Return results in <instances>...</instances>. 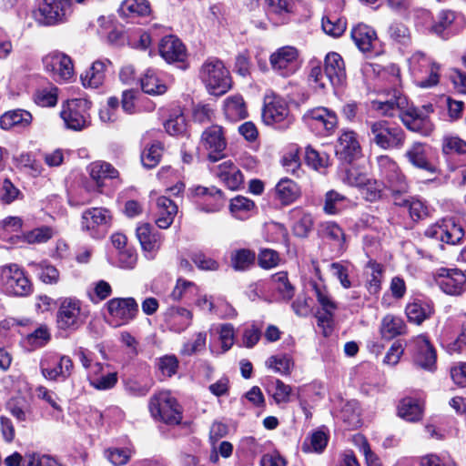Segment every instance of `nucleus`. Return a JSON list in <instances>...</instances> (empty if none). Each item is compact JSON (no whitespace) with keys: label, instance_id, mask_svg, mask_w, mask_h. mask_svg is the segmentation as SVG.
I'll list each match as a JSON object with an SVG mask.
<instances>
[{"label":"nucleus","instance_id":"6","mask_svg":"<svg viewBox=\"0 0 466 466\" xmlns=\"http://www.w3.org/2000/svg\"><path fill=\"white\" fill-rule=\"evenodd\" d=\"M113 223L110 209L95 207L85 209L81 214L80 228L92 238H103Z\"/></svg>","mask_w":466,"mask_h":466},{"label":"nucleus","instance_id":"35","mask_svg":"<svg viewBox=\"0 0 466 466\" xmlns=\"http://www.w3.org/2000/svg\"><path fill=\"white\" fill-rule=\"evenodd\" d=\"M177 214V206L166 196L156 198L155 222L159 228H168Z\"/></svg>","mask_w":466,"mask_h":466},{"label":"nucleus","instance_id":"64","mask_svg":"<svg viewBox=\"0 0 466 466\" xmlns=\"http://www.w3.org/2000/svg\"><path fill=\"white\" fill-rule=\"evenodd\" d=\"M328 443V437L323 431H315L305 440L302 450L305 452H321Z\"/></svg>","mask_w":466,"mask_h":466},{"label":"nucleus","instance_id":"13","mask_svg":"<svg viewBox=\"0 0 466 466\" xmlns=\"http://www.w3.org/2000/svg\"><path fill=\"white\" fill-rule=\"evenodd\" d=\"M45 71L57 83L69 82L75 76L73 61L67 55L54 51L43 57Z\"/></svg>","mask_w":466,"mask_h":466},{"label":"nucleus","instance_id":"36","mask_svg":"<svg viewBox=\"0 0 466 466\" xmlns=\"http://www.w3.org/2000/svg\"><path fill=\"white\" fill-rule=\"evenodd\" d=\"M110 66L111 62L108 59H98L93 62L80 76L83 86L90 88L101 86L106 80V73Z\"/></svg>","mask_w":466,"mask_h":466},{"label":"nucleus","instance_id":"29","mask_svg":"<svg viewBox=\"0 0 466 466\" xmlns=\"http://www.w3.org/2000/svg\"><path fill=\"white\" fill-rule=\"evenodd\" d=\"M158 52L168 64L184 63L187 59V50L184 44L174 35H167L161 39Z\"/></svg>","mask_w":466,"mask_h":466},{"label":"nucleus","instance_id":"53","mask_svg":"<svg viewBox=\"0 0 466 466\" xmlns=\"http://www.w3.org/2000/svg\"><path fill=\"white\" fill-rule=\"evenodd\" d=\"M271 288L283 300H289L294 295V288L290 284L286 272H279L271 277Z\"/></svg>","mask_w":466,"mask_h":466},{"label":"nucleus","instance_id":"40","mask_svg":"<svg viewBox=\"0 0 466 466\" xmlns=\"http://www.w3.org/2000/svg\"><path fill=\"white\" fill-rule=\"evenodd\" d=\"M322 237L329 240L339 253L347 248V238L344 230L336 222L327 221L320 225Z\"/></svg>","mask_w":466,"mask_h":466},{"label":"nucleus","instance_id":"59","mask_svg":"<svg viewBox=\"0 0 466 466\" xmlns=\"http://www.w3.org/2000/svg\"><path fill=\"white\" fill-rule=\"evenodd\" d=\"M441 151L446 156L466 154V141L456 135H446L442 138Z\"/></svg>","mask_w":466,"mask_h":466},{"label":"nucleus","instance_id":"51","mask_svg":"<svg viewBox=\"0 0 466 466\" xmlns=\"http://www.w3.org/2000/svg\"><path fill=\"white\" fill-rule=\"evenodd\" d=\"M350 205V199L344 195L329 190L325 194L323 210L328 215H336Z\"/></svg>","mask_w":466,"mask_h":466},{"label":"nucleus","instance_id":"25","mask_svg":"<svg viewBox=\"0 0 466 466\" xmlns=\"http://www.w3.org/2000/svg\"><path fill=\"white\" fill-rule=\"evenodd\" d=\"M39 12L46 24L55 25L64 22L72 14L70 0H44Z\"/></svg>","mask_w":466,"mask_h":466},{"label":"nucleus","instance_id":"12","mask_svg":"<svg viewBox=\"0 0 466 466\" xmlns=\"http://www.w3.org/2000/svg\"><path fill=\"white\" fill-rule=\"evenodd\" d=\"M105 309L108 321L114 327L127 325L138 314V304L134 298H114L109 299Z\"/></svg>","mask_w":466,"mask_h":466},{"label":"nucleus","instance_id":"8","mask_svg":"<svg viewBox=\"0 0 466 466\" xmlns=\"http://www.w3.org/2000/svg\"><path fill=\"white\" fill-rule=\"evenodd\" d=\"M149 411L155 420L167 424H178L182 419L181 408L168 390H161L151 397Z\"/></svg>","mask_w":466,"mask_h":466},{"label":"nucleus","instance_id":"54","mask_svg":"<svg viewBox=\"0 0 466 466\" xmlns=\"http://www.w3.org/2000/svg\"><path fill=\"white\" fill-rule=\"evenodd\" d=\"M55 235V230L49 226H42L22 233L21 239L27 244H43Z\"/></svg>","mask_w":466,"mask_h":466},{"label":"nucleus","instance_id":"7","mask_svg":"<svg viewBox=\"0 0 466 466\" xmlns=\"http://www.w3.org/2000/svg\"><path fill=\"white\" fill-rule=\"evenodd\" d=\"M86 306L76 298L61 299L56 313V324L59 329L66 331L76 330L87 318Z\"/></svg>","mask_w":466,"mask_h":466},{"label":"nucleus","instance_id":"41","mask_svg":"<svg viewBox=\"0 0 466 466\" xmlns=\"http://www.w3.org/2000/svg\"><path fill=\"white\" fill-rule=\"evenodd\" d=\"M423 403L412 397L402 399L398 405V415L407 421L414 422L422 418Z\"/></svg>","mask_w":466,"mask_h":466},{"label":"nucleus","instance_id":"31","mask_svg":"<svg viewBox=\"0 0 466 466\" xmlns=\"http://www.w3.org/2000/svg\"><path fill=\"white\" fill-rule=\"evenodd\" d=\"M214 172L217 177L230 190L239 189L244 177L239 168L232 160H226L215 167Z\"/></svg>","mask_w":466,"mask_h":466},{"label":"nucleus","instance_id":"33","mask_svg":"<svg viewBox=\"0 0 466 466\" xmlns=\"http://www.w3.org/2000/svg\"><path fill=\"white\" fill-rule=\"evenodd\" d=\"M325 76L332 86H342L346 80L344 61L340 55L329 53L325 57Z\"/></svg>","mask_w":466,"mask_h":466},{"label":"nucleus","instance_id":"30","mask_svg":"<svg viewBox=\"0 0 466 466\" xmlns=\"http://www.w3.org/2000/svg\"><path fill=\"white\" fill-rule=\"evenodd\" d=\"M87 172L90 178L95 183L92 191L95 194L102 193L106 179H115L118 177V171L110 164L105 161H94L87 167Z\"/></svg>","mask_w":466,"mask_h":466},{"label":"nucleus","instance_id":"55","mask_svg":"<svg viewBox=\"0 0 466 466\" xmlns=\"http://www.w3.org/2000/svg\"><path fill=\"white\" fill-rule=\"evenodd\" d=\"M34 102L42 107H53L58 101V88L53 85L38 88L34 96Z\"/></svg>","mask_w":466,"mask_h":466},{"label":"nucleus","instance_id":"32","mask_svg":"<svg viewBox=\"0 0 466 466\" xmlns=\"http://www.w3.org/2000/svg\"><path fill=\"white\" fill-rule=\"evenodd\" d=\"M192 192L196 197L203 199L200 208L206 212H217L225 204L222 191L215 187L197 186L192 188Z\"/></svg>","mask_w":466,"mask_h":466},{"label":"nucleus","instance_id":"2","mask_svg":"<svg viewBox=\"0 0 466 466\" xmlns=\"http://www.w3.org/2000/svg\"><path fill=\"white\" fill-rule=\"evenodd\" d=\"M199 78L208 92L213 96H222L232 86L228 69L221 60L216 57H209L202 64Z\"/></svg>","mask_w":466,"mask_h":466},{"label":"nucleus","instance_id":"56","mask_svg":"<svg viewBox=\"0 0 466 466\" xmlns=\"http://www.w3.org/2000/svg\"><path fill=\"white\" fill-rule=\"evenodd\" d=\"M165 129L171 136H180L186 133L187 122L180 109L175 110L165 122Z\"/></svg>","mask_w":466,"mask_h":466},{"label":"nucleus","instance_id":"22","mask_svg":"<svg viewBox=\"0 0 466 466\" xmlns=\"http://www.w3.org/2000/svg\"><path fill=\"white\" fill-rule=\"evenodd\" d=\"M137 238L140 243L143 255L152 260L161 248L163 237L149 223H141L137 227Z\"/></svg>","mask_w":466,"mask_h":466},{"label":"nucleus","instance_id":"15","mask_svg":"<svg viewBox=\"0 0 466 466\" xmlns=\"http://www.w3.org/2000/svg\"><path fill=\"white\" fill-rule=\"evenodd\" d=\"M440 289L449 296H461L466 290V275L456 268H440L433 273Z\"/></svg>","mask_w":466,"mask_h":466},{"label":"nucleus","instance_id":"52","mask_svg":"<svg viewBox=\"0 0 466 466\" xmlns=\"http://www.w3.org/2000/svg\"><path fill=\"white\" fill-rule=\"evenodd\" d=\"M119 12L125 16H147L151 13L147 0H124Z\"/></svg>","mask_w":466,"mask_h":466},{"label":"nucleus","instance_id":"47","mask_svg":"<svg viewBox=\"0 0 466 466\" xmlns=\"http://www.w3.org/2000/svg\"><path fill=\"white\" fill-rule=\"evenodd\" d=\"M361 410L360 403L355 400H348L342 406L339 418L348 429H356L361 424Z\"/></svg>","mask_w":466,"mask_h":466},{"label":"nucleus","instance_id":"49","mask_svg":"<svg viewBox=\"0 0 466 466\" xmlns=\"http://www.w3.org/2000/svg\"><path fill=\"white\" fill-rule=\"evenodd\" d=\"M290 218L293 220L294 234L300 238L306 237L313 226L311 215L301 208H294L290 211Z\"/></svg>","mask_w":466,"mask_h":466},{"label":"nucleus","instance_id":"48","mask_svg":"<svg viewBox=\"0 0 466 466\" xmlns=\"http://www.w3.org/2000/svg\"><path fill=\"white\" fill-rule=\"evenodd\" d=\"M321 27L326 35L339 37L346 30L347 22L338 14L329 12L322 17Z\"/></svg>","mask_w":466,"mask_h":466},{"label":"nucleus","instance_id":"27","mask_svg":"<svg viewBox=\"0 0 466 466\" xmlns=\"http://www.w3.org/2000/svg\"><path fill=\"white\" fill-rule=\"evenodd\" d=\"M442 343L450 354L460 353L466 346V335L463 325L450 319L442 333Z\"/></svg>","mask_w":466,"mask_h":466},{"label":"nucleus","instance_id":"38","mask_svg":"<svg viewBox=\"0 0 466 466\" xmlns=\"http://www.w3.org/2000/svg\"><path fill=\"white\" fill-rule=\"evenodd\" d=\"M33 121L32 114L24 109H14L5 112L0 117V127L9 130L13 127L25 128L28 127Z\"/></svg>","mask_w":466,"mask_h":466},{"label":"nucleus","instance_id":"3","mask_svg":"<svg viewBox=\"0 0 466 466\" xmlns=\"http://www.w3.org/2000/svg\"><path fill=\"white\" fill-rule=\"evenodd\" d=\"M410 76L421 88H431L440 81L441 66L421 52H415L408 59Z\"/></svg>","mask_w":466,"mask_h":466},{"label":"nucleus","instance_id":"60","mask_svg":"<svg viewBox=\"0 0 466 466\" xmlns=\"http://www.w3.org/2000/svg\"><path fill=\"white\" fill-rule=\"evenodd\" d=\"M291 390L289 385L285 384L279 379L272 380L268 385V392L278 404L289 402Z\"/></svg>","mask_w":466,"mask_h":466},{"label":"nucleus","instance_id":"50","mask_svg":"<svg viewBox=\"0 0 466 466\" xmlns=\"http://www.w3.org/2000/svg\"><path fill=\"white\" fill-rule=\"evenodd\" d=\"M265 365L275 373L289 375L294 368V360L289 354L279 353L268 358Z\"/></svg>","mask_w":466,"mask_h":466},{"label":"nucleus","instance_id":"61","mask_svg":"<svg viewBox=\"0 0 466 466\" xmlns=\"http://www.w3.org/2000/svg\"><path fill=\"white\" fill-rule=\"evenodd\" d=\"M37 272L39 279L46 284H56L59 280V272L56 267L46 261L29 264Z\"/></svg>","mask_w":466,"mask_h":466},{"label":"nucleus","instance_id":"45","mask_svg":"<svg viewBox=\"0 0 466 466\" xmlns=\"http://www.w3.org/2000/svg\"><path fill=\"white\" fill-rule=\"evenodd\" d=\"M405 328V323L401 318L388 314L381 319L380 333L382 339L390 340L403 334Z\"/></svg>","mask_w":466,"mask_h":466},{"label":"nucleus","instance_id":"4","mask_svg":"<svg viewBox=\"0 0 466 466\" xmlns=\"http://www.w3.org/2000/svg\"><path fill=\"white\" fill-rule=\"evenodd\" d=\"M0 290L8 296L26 297L33 285L23 268L15 263L0 266Z\"/></svg>","mask_w":466,"mask_h":466},{"label":"nucleus","instance_id":"34","mask_svg":"<svg viewBox=\"0 0 466 466\" xmlns=\"http://www.w3.org/2000/svg\"><path fill=\"white\" fill-rule=\"evenodd\" d=\"M141 89L150 96H162L167 91V84L162 74L156 69L147 68L139 78Z\"/></svg>","mask_w":466,"mask_h":466},{"label":"nucleus","instance_id":"28","mask_svg":"<svg viewBox=\"0 0 466 466\" xmlns=\"http://www.w3.org/2000/svg\"><path fill=\"white\" fill-rule=\"evenodd\" d=\"M303 119L309 127L327 132L332 131L338 124L336 114L322 106L308 110L304 114Z\"/></svg>","mask_w":466,"mask_h":466},{"label":"nucleus","instance_id":"24","mask_svg":"<svg viewBox=\"0 0 466 466\" xmlns=\"http://www.w3.org/2000/svg\"><path fill=\"white\" fill-rule=\"evenodd\" d=\"M193 311L184 306L173 305L163 313V320L166 327L177 333L185 331L193 321Z\"/></svg>","mask_w":466,"mask_h":466},{"label":"nucleus","instance_id":"17","mask_svg":"<svg viewBox=\"0 0 466 466\" xmlns=\"http://www.w3.org/2000/svg\"><path fill=\"white\" fill-rule=\"evenodd\" d=\"M199 145L207 152L209 160L216 162L220 159L228 145L223 127L211 125L207 127L201 134Z\"/></svg>","mask_w":466,"mask_h":466},{"label":"nucleus","instance_id":"19","mask_svg":"<svg viewBox=\"0 0 466 466\" xmlns=\"http://www.w3.org/2000/svg\"><path fill=\"white\" fill-rule=\"evenodd\" d=\"M416 365L423 370L433 371L436 368L437 355L435 349L424 335L411 339L408 344Z\"/></svg>","mask_w":466,"mask_h":466},{"label":"nucleus","instance_id":"62","mask_svg":"<svg viewBox=\"0 0 466 466\" xmlns=\"http://www.w3.org/2000/svg\"><path fill=\"white\" fill-rule=\"evenodd\" d=\"M265 3L270 14L282 16L295 12L298 0H265Z\"/></svg>","mask_w":466,"mask_h":466},{"label":"nucleus","instance_id":"37","mask_svg":"<svg viewBox=\"0 0 466 466\" xmlns=\"http://www.w3.org/2000/svg\"><path fill=\"white\" fill-rule=\"evenodd\" d=\"M350 35L357 47L363 53L370 52L378 41L375 30L365 24L354 26Z\"/></svg>","mask_w":466,"mask_h":466},{"label":"nucleus","instance_id":"5","mask_svg":"<svg viewBox=\"0 0 466 466\" xmlns=\"http://www.w3.org/2000/svg\"><path fill=\"white\" fill-rule=\"evenodd\" d=\"M271 70L279 76L287 78L294 76L302 66L300 51L294 46L287 45L275 49L268 57Z\"/></svg>","mask_w":466,"mask_h":466},{"label":"nucleus","instance_id":"46","mask_svg":"<svg viewBox=\"0 0 466 466\" xmlns=\"http://www.w3.org/2000/svg\"><path fill=\"white\" fill-rule=\"evenodd\" d=\"M405 312L410 322L420 325L431 316L433 307L430 302L414 300L406 306Z\"/></svg>","mask_w":466,"mask_h":466},{"label":"nucleus","instance_id":"14","mask_svg":"<svg viewBox=\"0 0 466 466\" xmlns=\"http://www.w3.org/2000/svg\"><path fill=\"white\" fill-rule=\"evenodd\" d=\"M425 235L443 243L456 245L463 238L464 229L457 218L449 217L430 226Z\"/></svg>","mask_w":466,"mask_h":466},{"label":"nucleus","instance_id":"43","mask_svg":"<svg viewBox=\"0 0 466 466\" xmlns=\"http://www.w3.org/2000/svg\"><path fill=\"white\" fill-rule=\"evenodd\" d=\"M275 198L282 205H289L294 202L300 195L298 185L289 178H282L275 187Z\"/></svg>","mask_w":466,"mask_h":466},{"label":"nucleus","instance_id":"16","mask_svg":"<svg viewBox=\"0 0 466 466\" xmlns=\"http://www.w3.org/2000/svg\"><path fill=\"white\" fill-rule=\"evenodd\" d=\"M466 26V19L461 14L451 10H441L434 17L429 32L447 39Z\"/></svg>","mask_w":466,"mask_h":466},{"label":"nucleus","instance_id":"44","mask_svg":"<svg viewBox=\"0 0 466 466\" xmlns=\"http://www.w3.org/2000/svg\"><path fill=\"white\" fill-rule=\"evenodd\" d=\"M199 286L183 278L177 279L169 299L173 301L192 300L198 294Z\"/></svg>","mask_w":466,"mask_h":466},{"label":"nucleus","instance_id":"10","mask_svg":"<svg viewBox=\"0 0 466 466\" xmlns=\"http://www.w3.org/2000/svg\"><path fill=\"white\" fill-rule=\"evenodd\" d=\"M263 122L278 128H289L294 122L288 102L277 96H267L262 110Z\"/></svg>","mask_w":466,"mask_h":466},{"label":"nucleus","instance_id":"11","mask_svg":"<svg viewBox=\"0 0 466 466\" xmlns=\"http://www.w3.org/2000/svg\"><path fill=\"white\" fill-rule=\"evenodd\" d=\"M372 141L382 149L400 148L403 146V131L385 120L373 121L369 124Z\"/></svg>","mask_w":466,"mask_h":466},{"label":"nucleus","instance_id":"39","mask_svg":"<svg viewBox=\"0 0 466 466\" xmlns=\"http://www.w3.org/2000/svg\"><path fill=\"white\" fill-rule=\"evenodd\" d=\"M225 117L232 122L239 121L248 116V109L244 98L240 95L228 96L223 102Z\"/></svg>","mask_w":466,"mask_h":466},{"label":"nucleus","instance_id":"58","mask_svg":"<svg viewBox=\"0 0 466 466\" xmlns=\"http://www.w3.org/2000/svg\"><path fill=\"white\" fill-rule=\"evenodd\" d=\"M305 161L311 168L321 171L329 165V156L325 152H319L308 146L305 149Z\"/></svg>","mask_w":466,"mask_h":466},{"label":"nucleus","instance_id":"57","mask_svg":"<svg viewBox=\"0 0 466 466\" xmlns=\"http://www.w3.org/2000/svg\"><path fill=\"white\" fill-rule=\"evenodd\" d=\"M254 208L255 203L246 197L237 196L230 200L229 210L236 218L244 219Z\"/></svg>","mask_w":466,"mask_h":466},{"label":"nucleus","instance_id":"23","mask_svg":"<svg viewBox=\"0 0 466 466\" xmlns=\"http://www.w3.org/2000/svg\"><path fill=\"white\" fill-rule=\"evenodd\" d=\"M377 163L381 176L388 180L394 193L400 194L408 190L406 177L393 159L388 156H380L377 158Z\"/></svg>","mask_w":466,"mask_h":466},{"label":"nucleus","instance_id":"18","mask_svg":"<svg viewBox=\"0 0 466 466\" xmlns=\"http://www.w3.org/2000/svg\"><path fill=\"white\" fill-rule=\"evenodd\" d=\"M43 376L50 380H65L73 372L74 364L68 356L46 354L40 362Z\"/></svg>","mask_w":466,"mask_h":466},{"label":"nucleus","instance_id":"9","mask_svg":"<svg viewBox=\"0 0 466 466\" xmlns=\"http://www.w3.org/2000/svg\"><path fill=\"white\" fill-rule=\"evenodd\" d=\"M90 102L85 98H73L62 104L60 116L66 128L82 131L90 126Z\"/></svg>","mask_w":466,"mask_h":466},{"label":"nucleus","instance_id":"1","mask_svg":"<svg viewBox=\"0 0 466 466\" xmlns=\"http://www.w3.org/2000/svg\"><path fill=\"white\" fill-rule=\"evenodd\" d=\"M371 108L385 116H393L395 110L400 109L401 121L407 128L422 136H430L434 130L430 117L424 116L419 108L408 106L407 98L398 91H394L389 98L372 100Z\"/></svg>","mask_w":466,"mask_h":466},{"label":"nucleus","instance_id":"42","mask_svg":"<svg viewBox=\"0 0 466 466\" xmlns=\"http://www.w3.org/2000/svg\"><path fill=\"white\" fill-rule=\"evenodd\" d=\"M310 285L314 290L317 301L324 311L325 316L321 319L326 320L331 319L338 309L337 303L329 295L325 285L317 282H312Z\"/></svg>","mask_w":466,"mask_h":466},{"label":"nucleus","instance_id":"26","mask_svg":"<svg viewBox=\"0 0 466 466\" xmlns=\"http://www.w3.org/2000/svg\"><path fill=\"white\" fill-rule=\"evenodd\" d=\"M431 147L427 144L415 142L406 151L405 157L414 167L437 174L438 167L431 159Z\"/></svg>","mask_w":466,"mask_h":466},{"label":"nucleus","instance_id":"63","mask_svg":"<svg viewBox=\"0 0 466 466\" xmlns=\"http://www.w3.org/2000/svg\"><path fill=\"white\" fill-rule=\"evenodd\" d=\"M255 253L249 249L242 248L232 252L231 264L236 270L247 269L255 261Z\"/></svg>","mask_w":466,"mask_h":466},{"label":"nucleus","instance_id":"21","mask_svg":"<svg viewBox=\"0 0 466 466\" xmlns=\"http://www.w3.org/2000/svg\"><path fill=\"white\" fill-rule=\"evenodd\" d=\"M89 385L97 390L113 389L118 381V372L109 364L96 362L86 374Z\"/></svg>","mask_w":466,"mask_h":466},{"label":"nucleus","instance_id":"20","mask_svg":"<svg viewBox=\"0 0 466 466\" xmlns=\"http://www.w3.org/2000/svg\"><path fill=\"white\" fill-rule=\"evenodd\" d=\"M361 152L357 133L350 129L341 130L335 144V154L338 158L351 163L361 156Z\"/></svg>","mask_w":466,"mask_h":466}]
</instances>
